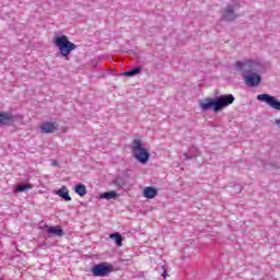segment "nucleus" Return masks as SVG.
<instances>
[{
    "label": "nucleus",
    "instance_id": "a211bd4d",
    "mask_svg": "<svg viewBox=\"0 0 280 280\" xmlns=\"http://www.w3.org/2000/svg\"><path fill=\"white\" fill-rule=\"evenodd\" d=\"M138 73H141V68H135L130 71H127L124 73L127 78H132V75H138Z\"/></svg>",
    "mask_w": 280,
    "mask_h": 280
},
{
    "label": "nucleus",
    "instance_id": "7ed1b4c3",
    "mask_svg": "<svg viewBox=\"0 0 280 280\" xmlns=\"http://www.w3.org/2000/svg\"><path fill=\"white\" fill-rule=\"evenodd\" d=\"M55 47H58L60 55L66 59L69 60L70 54L78 49V46L69 40L67 35L55 36Z\"/></svg>",
    "mask_w": 280,
    "mask_h": 280
},
{
    "label": "nucleus",
    "instance_id": "39448f33",
    "mask_svg": "<svg viewBox=\"0 0 280 280\" xmlns=\"http://www.w3.org/2000/svg\"><path fill=\"white\" fill-rule=\"evenodd\" d=\"M241 5L240 2L237 1H233L232 3L228 4L224 9H223V13H222V21H226L228 23H232L233 21H235L237 19V15L235 14V10H240Z\"/></svg>",
    "mask_w": 280,
    "mask_h": 280
},
{
    "label": "nucleus",
    "instance_id": "4468645a",
    "mask_svg": "<svg viewBox=\"0 0 280 280\" xmlns=\"http://www.w3.org/2000/svg\"><path fill=\"white\" fill-rule=\"evenodd\" d=\"M143 194L145 198H156V195L159 194V191L153 187H147L144 188Z\"/></svg>",
    "mask_w": 280,
    "mask_h": 280
},
{
    "label": "nucleus",
    "instance_id": "6e6552de",
    "mask_svg": "<svg viewBox=\"0 0 280 280\" xmlns=\"http://www.w3.org/2000/svg\"><path fill=\"white\" fill-rule=\"evenodd\" d=\"M259 72H252L249 74H243L245 84L247 86H259L261 83V77L258 75Z\"/></svg>",
    "mask_w": 280,
    "mask_h": 280
},
{
    "label": "nucleus",
    "instance_id": "f257e3e1",
    "mask_svg": "<svg viewBox=\"0 0 280 280\" xmlns=\"http://www.w3.org/2000/svg\"><path fill=\"white\" fill-rule=\"evenodd\" d=\"M235 102V96L233 94L220 95L215 98L207 97L199 102L201 110H213V113H220L224 110L226 106H231Z\"/></svg>",
    "mask_w": 280,
    "mask_h": 280
},
{
    "label": "nucleus",
    "instance_id": "dca6fc26",
    "mask_svg": "<svg viewBox=\"0 0 280 280\" xmlns=\"http://www.w3.org/2000/svg\"><path fill=\"white\" fill-rule=\"evenodd\" d=\"M101 198H105V200H113L117 198V192L116 191L103 192L101 194Z\"/></svg>",
    "mask_w": 280,
    "mask_h": 280
},
{
    "label": "nucleus",
    "instance_id": "9d476101",
    "mask_svg": "<svg viewBox=\"0 0 280 280\" xmlns=\"http://www.w3.org/2000/svg\"><path fill=\"white\" fill-rule=\"evenodd\" d=\"M14 124V115L10 112H0V126H12Z\"/></svg>",
    "mask_w": 280,
    "mask_h": 280
},
{
    "label": "nucleus",
    "instance_id": "412c9836",
    "mask_svg": "<svg viewBox=\"0 0 280 280\" xmlns=\"http://www.w3.org/2000/svg\"><path fill=\"white\" fill-rule=\"evenodd\" d=\"M0 280H3V279L0 278Z\"/></svg>",
    "mask_w": 280,
    "mask_h": 280
},
{
    "label": "nucleus",
    "instance_id": "0eeeda50",
    "mask_svg": "<svg viewBox=\"0 0 280 280\" xmlns=\"http://www.w3.org/2000/svg\"><path fill=\"white\" fill-rule=\"evenodd\" d=\"M257 100L259 102H265V104H268V106L275 108L276 110H280V101L270 94H259L257 95Z\"/></svg>",
    "mask_w": 280,
    "mask_h": 280
},
{
    "label": "nucleus",
    "instance_id": "6ab92c4d",
    "mask_svg": "<svg viewBox=\"0 0 280 280\" xmlns=\"http://www.w3.org/2000/svg\"><path fill=\"white\" fill-rule=\"evenodd\" d=\"M33 187L32 184L18 185L15 191H27V189H32Z\"/></svg>",
    "mask_w": 280,
    "mask_h": 280
},
{
    "label": "nucleus",
    "instance_id": "ddd939ff",
    "mask_svg": "<svg viewBox=\"0 0 280 280\" xmlns=\"http://www.w3.org/2000/svg\"><path fill=\"white\" fill-rule=\"evenodd\" d=\"M200 154V152L198 151V149L196 147H191L188 152L184 153L185 159H196V156H198Z\"/></svg>",
    "mask_w": 280,
    "mask_h": 280
},
{
    "label": "nucleus",
    "instance_id": "f3484780",
    "mask_svg": "<svg viewBox=\"0 0 280 280\" xmlns=\"http://www.w3.org/2000/svg\"><path fill=\"white\" fill-rule=\"evenodd\" d=\"M110 240H115L117 246H121V242H124V238L121 237V234L114 233L109 235Z\"/></svg>",
    "mask_w": 280,
    "mask_h": 280
},
{
    "label": "nucleus",
    "instance_id": "f8f14e48",
    "mask_svg": "<svg viewBox=\"0 0 280 280\" xmlns=\"http://www.w3.org/2000/svg\"><path fill=\"white\" fill-rule=\"evenodd\" d=\"M57 196L63 198L67 202L71 201V196H69V189L66 186H62L59 190L56 191Z\"/></svg>",
    "mask_w": 280,
    "mask_h": 280
},
{
    "label": "nucleus",
    "instance_id": "f03ea898",
    "mask_svg": "<svg viewBox=\"0 0 280 280\" xmlns=\"http://www.w3.org/2000/svg\"><path fill=\"white\" fill-rule=\"evenodd\" d=\"M235 71H238L241 75H246L250 73H261L265 71L266 67L259 59H244L243 61H236L234 63Z\"/></svg>",
    "mask_w": 280,
    "mask_h": 280
},
{
    "label": "nucleus",
    "instance_id": "aec40b11",
    "mask_svg": "<svg viewBox=\"0 0 280 280\" xmlns=\"http://www.w3.org/2000/svg\"><path fill=\"white\" fill-rule=\"evenodd\" d=\"M115 185H117L118 187H121V185H124V184L121 183V178H116Z\"/></svg>",
    "mask_w": 280,
    "mask_h": 280
},
{
    "label": "nucleus",
    "instance_id": "423d86ee",
    "mask_svg": "<svg viewBox=\"0 0 280 280\" xmlns=\"http://www.w3.org/2000/svg\"><path fill=\"white\" fill-rule=\"evenodd\" d=\"M113 270V265H109L108 262H101L92 267V273L94 277H106V275H110Z\"/></svg>",
    "mask_w": 280,
    "mask_h": 280
},
{
    "label": "nucleus",
    "instance_id": "2eb2a0df",
    "mask_svg": "<svg viewBox=\"0 0 280 280\" xmlns=\"http://www.w3.org/2000/svg\"><path fill=\"white\" fill-rule=\"evenodd\" d=\"M75 194L81 197L86 196V186L84 184H79L74 187Z\"/></svg>",
    "mask_w": 280,
    "mask_h": 280
},
{
    "label": "nucleus",
    "instance_id": "1a4fd4ad",
    "mask_svg": "<svg viewBox=\"0 0 280 280\" xmlns=\"http://www.w3.org/2000/svg\"><path fill=\"white\" fill-rule=\"evenodd\" d=\"M58 130V122L45 121L40 125L42 135H52Z\"/></svg>",
    "mask_w": 280,
    "mask_h": 280
},
{
    "label": "nucleus",
    "instance_id": "20e7f679",
    "mask_svg": "<svg viewBox=\"0 0 280 280\" xmlns=\"http://www.w3.org/2000/svg\"><path fill=\"white\" fill-rule=\"evenodd\" d=\"M132 154L140 163H148L150 159V153L143 148L141 139L133 140Z\"/></svg>",
    "mask_w": 280,
    "mask_h": 280
},
{
    "label": "nucleus",
    "instance_id": "9b49d317",
    "mask_svg": "<svg viewBox=\"0 0 280 280\" xmlns=\"http://www.w3.org/2000/svg\"><path fill=\"white\" fill-rule=\"evenodd\" d=\"M48 235H54L55 237H62L65 231L60 226H46Z\"/></svg>",
    "mask_w": 280,
    "mask_h": 280
}]
</instances>
